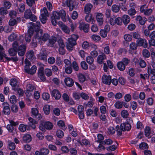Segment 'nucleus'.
Listing matches in <instances>:
<instances>
[{
    "mask_svg": "<svg viewBox=\"0 0 155 155\" xmlns=\"http://www.w3.org/2000/svg\"><path fill=\"white\" fill-rule=\"evenodd\" d=\"M116 128L117 135L121 136L123 131H129L131 128V126L128 122L123 123L121 124L120 126H117Z\"/></svg>",
    "mask_w": 155,
    "mask_h": 155,
    "instance_id": "1",
    "label": "nucleus"
},
{
    "mask_svg": "<svg viewBox=\"0 0 155 155\" xmlns=\"http://www.w3.org/2000/svg\"><path fill=\"white\" fill-rule=\"evenodd\" d=\"M25 64L24 68L25 72L31 75L34 74L37 70L36 67L35 65H33L30 68V66L31 65V63L29 61L26 59L25 60Z\"/></svg>",
    "mask_w": 155,
    "mask_h": 155,
    "instance_id": "2",
    "label": "nucleus"
},
{
    "mask_svg": "<svg viewBox=\"0 0 155 155\" xmlns=\"http://www.w3.org/2000/svg\"><path fill=\"white\" fill-rule=\"evenodd\" d=\"M41 14L40 16V19L43 24L46 23L47 17L49 16V14L47 8L44 7L43 9L41 10Z\"/></svg>",
    "mask_w": 155,
    "mask_h": 155,
    "instance_id": "3",
    "label": "nucleus"
},
{
    "mask_svg": "<svg viewBox=\"0 0 155 155\" xmlns=\"http://www.w3.org/2000/svg\"><path fill=\"white\" fill-rule=\"evenodd\" d=\"M24 17L26 19H30L33 21H35L37 19L36 16L32 14L30 9L25 10L24 13Z\"/></svg>",
    "mask_w": 155,
    "mask_h": 155,
    "instance_id": "4",
    "label": "nucleus"
},
{
    "mask_svg": "<svg viewBox=\"0 0 155 155\" xmlns=\"http://www.w3.org/2000/svg\"><path fill=\"white\" fill-rule=\"evenodd\" d=\"M36 36L39 38L40 40H41L44 41H46L49 39L50 35L47 33L43 34V31L40 30L36 33Z\"/></svg>",
    "mask_w": 155,
    "mask_h": 155,
    "instance_id": "5",
    "label": "nucleus"
},
{
    "mask_svg": "<svg viewBox=\"0 0 155 155\" xmlns=\"http://www.w3.org/2000/svg\"><path fill=\"white\" fill-rule=\"evenodd\" d=\"M38 77L43 81H44L46 79L44 74V68L42 66H40L38 70Z\"/></svg>",
    "mask_w": 155,
    "mask_h": 155,
    "instance_id": "6",
    "label": "nucleus"
},
{
    "mask_svg": "<svg viewBox=\"0 0 155 155\" xmlns=\"http://www.w3.org/2000/svg\"><path fill=\"white\" fill-rule=\"evenodd\" d=\"M9 124L7 126V128L10 132H12L14 129V126L18 125L17 122H15L12 120L9 121Z\"/></svg>",
    "mask_w": 155,
    "mask_h": 155,
    "instance_id": "7",
    "label": "nucleus"
},
{
    "mask_svg": "<svg viewBox=\"0 0 155 155\" xmlns=\"http://www.w3.org/2000/svg\"><path fill=\"white\" fill-rule=\"evenodd\" d=\"M111 79L110 76L104 75L102 78V81L104 84L110 85L111 83Z\"/></svg>",
    "mask_w": 155,
    "mask_h": 155,
    "instance_id": "8",
    "label": "nucleus"
},
{
    "mask_svg": "<svg viewBox=\"0 0 155 155\" xmlns=\"http://www.w3.org/2000/svg\"><path fill=\"white\" fill-rule=\"evenodd\" d=\"M3 49L0 50V59L1 60H2L3 57H5L8 60L10 61L12 60L14 62H16L18 61V59L16 57H11V58H9L7 57H5V54L2 51Z\"/></svg>",
    "mask_w": 155,
    "mask_h": 155,
    "instance_id": "9",
    "label": "nucleus"
},
{
    "mask_svg": "<svg viewBox=\"0 0 155 155\" xmlns=\"http://www.w3.org/2000/svg\"><path fill=\"white\" fill-rule=\"evenodd\" d=\"M26 47L25 45H21L18 47V49L17 50L19 55L23 56L25 54L26 51Z\"/></svg>",
    "mask_w": 155,
    "mask_h": 155,
    "instance_id": "10",
    "label": "nucleus"
},
{
    "mask_svg": "<svg viewBox=\"0 0 155 155\" xmlns=\"http://www.w3.org/2000/svg\"><path fill=\"white\" fill-rule=\"evenodd\" d=\"M51 95L52 96L54 97L56 100L59 99L61 96L60 92L56 89H54L52 91Z\"/></svg>",
    "mask_w": 155,
    "mask_h": 155,
    "instance_id": "11",
    "label": "nucleus"
},
{
    "mask_svg": "<svg viewBox=\"0 0 155 155\" xmlns=\"http://www.w3.org/2000/svg\"><path fill=\"white\" fill-rule=\"evenodd\" d=\"M47 53L45 51H42L41 52L38 56V58L41 60L46 61Z\"/></svg>",
    "mask_w": 155,
    "mask_h": 155,
    "instance_id": "12",
    "label": "nucleus"
},
{
    "mask_svg": "<svg viewBox=\"0 0 155 155\" xmlns=\"http://www.w3.org/2000/svg\"><path fill=\"white\" fill-rule=\"evenodd\" d=\"M29 122H28V125L31 127L33 129H35L36 128L35 124L37 123V122L31 117L28 118Z\"/></svg>",
    "mask_w": 155,
    "mask_h": 155,
    "instance_id": "13",
    "label": "nucleus"
},
{
    "mask_svg": "<svg viewBox=\"0 0 155 155\" xmlns=\"http://www.w3.org/2000/svg\"><path fill=\"white\" fill-rule=\"evenodd\" d=\"M79 28L81 30H83L84 32H87L89 29V25L84 23L81 24Z\"/></svg>",
    "mask_w": 155,
    "mask_h": 155,
    "instance_id": "14",
    "label": "nucleus"
},
{
    "mask_svg": "<svg viewBox=\"0 0 155 155\" xmlns=\"http://www.w3.org/2000/svg\"><path fill=\"white\" fill-rule=\"evenodd\" d=\"M103 15L102 13H98L96 15V19L100 25H101L103 22Z\"/></svg>",
    "mask_w": 155,
    "mask_h": 155,
    "instance_id": "15",
    "label": "nucleus"
},
{
    "mask_svg": "<svg viewBox=\"0 0 155 155\" xmlns=\"http://www.w3.org/2000/svg\"><path fill=\"white\" fill-rule=\"evenodd\" d=\"M64 81L66 85L68 87H72L74 84L73 80L70 78H66Z\"/></svg>",
    "mask_w": 155,
    "mask_h": 155,
    "instance_id": "16",
    "label": "nucleus"
},
{
    "mask_svg": "<svg viewBox=\"0 0 155 155\" xmlns=\"http://www.w3.org/2000/svg\"><path fill=\"white\" fill-rule=\"evenodd\" d=\"M93 8V5L90 3L85 5L84 8V12L86 14L90 13L91 9Z\"/></svg>",
    "mask_w": 155,
    "mask_h": 155,
    "instance_id": "17",
    "label": "nucleus"
},
{
    "mask_svg": "<svg viewBox=\"0 0 155 155\" xmlns=\"http://www.w3.org/2000/svg\"><path fill=\"white\" fill-rule=\"evenodd\" d=\"M30 23L32 25V26L33 27H34V28H35V31L37 33L39 31V30H40L39 28L40 27V23L39 21H37L35 24L33 22H31Z\"/></svg>",
    "mask_w": 155,
    "mask_h": 155,
    "instance_id": "18",
    "label": "nucleus"
},
{
    "mask_svg": "<svg viewBox=\"0 0 155 155\" xmlns=\"http://www.w3.org/2000/svg\"><path fill=\"white\" fill-rule=\"evenodd\" d=\"M26 57L29 59H32L34 58V52L33 50H29L26 53Z\"/></svg>",
    "mask_w": 155,
    "mask_h": 155,
    "instance_id": "19",
    "label": "nucleus"
},
{
    "mask_svg": "<svg viewBox=\"0 0 155 155\" xmlns=\"http://www.w3.org/2000/svg\"><path fill=\"white\" fill-rule=\"evenodd\" d=\"M38 40V41H39L40 39L39 38L37 37L36 36V34L34 37L32 39V41L31 42V45L33 47H36L37 45V41Z\"/></svg>",
    "mask_w": 155,
    "mask_h": 155,
    "instance_id": "20",
    "label": "nucleus"
},
{
    "mask_svg": "<svg viewBox=\"0 0 155 155\" xmlns=\"http://www.w3.org/2000/svg\"><path fill=\"white\" fill-rule=\"evenodd\" d=\"M105 58L106 55L104 54L103 53L101 55L98 56L97 58V61L99 64H101L103 63L104 60Z\"/></svg>",
    "mask_w": 155,
    "mask_h": 155,
    "instance_id": "21",
    "label": "nucleus"
},
{
    "mask_svg": "<svg viewBox=\"0 0 155 155\" xmlns=\"http://www.w3.org/2000/svg\"><path fill=\"white\" fill-rule=\"evenodd\" d=\"M57 41V38L55 36H52L50 39H49L48 45L53 47V45Z\"/></svg>",
    "mask_w": 155,
    "mask_h": 155,
    "instance_id": "22",
    "label": "nucleus"
},
{
    "mask_svg": "<svg viewBox=\"0 0 155 155\" xmlns=\"http://www.w3.org/2000/svg\"><path fill=\"white\" fill-rule=\"evenodd\" d=\"M122 20L124 24L127 25L130 22V19L128 15H124L123 17Z\"/></svg>",
    "mask_w": 155,
    "mask_h": 155,
    "instance_id": "23",
    "label": "nucleus"
},
{
    "mask_svg": "<svg viewBox=\"0 0 155 155\" xmlns=\"http://www.w3.org/2000/svg\"><path fill=\"white\" fill-rule=\"evenodd\" d=\"M117 66L118 69L120 71H123L125 69L126 65L121 61L117 63Z\"/></svg>",
    "mask_w": 155,
    "mask_h": 155,
    "instance_id": "24",
    "label": "nucleus"
},
{
    "mask_svg": "<svg viewBox=\"0 0 155 155\" xmlns=\"http://www.w3.org/2000/svg\"><path fill=\"white\" fill-rule=\"evenodd\" d=\"M59 17L60 18H61L62 20L64 21H65L66 19L65 18V16L66 15V13L65 11L62 10L60 11L59 12Z\"/></svg>",
    "mask_w": 155,
    "mask_h": 155,
    "instance_id": "25",
    "label": "nucleus"
},
{
    "mask_svg": "<svg viewBox=\"0 0 155 155\" xmlns=\"http://www.w3.org/2000/svg\"><path fill=\"white\" fill-rule=\"evenodd\" d=\"M57 124L58 127L63 130H65L66 129L64 122L62 120H60L57 122Z\"/></svg>",
    "mask_w": 155,
    "mask_h": 155,
    "instance_id": "26",
    "label": "nucleus"
},
{
    "mask_svg": "<svg viewBox=\"0 0 155 155\" xmlns=\"http://www.w3.org/2000/svg\"><path fill=\"white\" fill-rule=\"evenodd\" d=\"M34 86L31 84H28L26 86V92L25 94L26 95H28L27 93L29 94L28 92L32 91L34 90Z\"/></svg>",
    "mask_w": 155,
    "mask_h": 155,
    "instance_id": "27",
    "label": "nucleus"
},
{
    "mask_svg": "<svg viewBox=\"0 0 155 155\" xmlns=\"http://www.w3.org/2000/svg\"><path fill=\"white\" fill-rule=\"evenodd\" d=\"M31 140V137L29 134L25 135L23 137V140L24 143L29 142Z\"/></svg>",
    "mask_w": 155,
    "mask_h": 155,
    "instance_id": "28",
    "label": "nucleus"
},
{
    "mask_svg": "<svg viewBox=\"0 0 155 155\" xmlns=\"http://www.w3.org/2000/svg\"><path fill=\"white\" fill-rule=\"evenodd\" d=\"M50 105H47L44 107L43 110L45 114L48 115L49 114L50 111Z\"/></svg>",
    "mask_w": 155,
    "mask_h": 155,
    "instance_id": "29",
    "label": "nucleus"
},
{
    "mask_svg": "<svg viewBox=\"0 0 155 155\" xmlns=\"http://www.w3.org/2000/svg\"><path fill=\"white\" fill-rule=\"evenodd\" d=\"M44 126L45 127L46 129L47 130H51L53 128V125L52 124L49 122H46L44 123Z\"/></svg>",
    "mask_w": 155,
    "mask_h": 155,
    "instance_id": "30",
    "label": "nucleus"
},
{
    "mask_svg": "<svg viewBox=\"0 0 155 155\" xmlns=\"http://www.w3.org/2000/svg\"><path fill=\"white\" fill-rule=\"evenodd\" d=\"M27 127H29L28 125L21 124L20 125L19 127V129L21 132H24L26 130Z\"/></svg>",
    "mask_w": 155,
    "mask_h": 155,
    "instance_id": "31",
    "label": "nucleus"
},
{
    "mask_svg": "<svg viewBox=\"0 0 155 155\" xmlns=\"http://www.w3.org/2000/svg\"><path fill=\"white\" fill-rule=\"evenodd\" d=\"M76 44V41H74L72 42V44L70 43H67V48L68 50L71 51L73 50V47Z\"/></svg>",
    "mask_w": 155,
    "mask_h": 155,
    "instance_id": "32",
    "label": "nucleus"
},
{
    "mask_svg": "<svg viewBox=\"0 0 155 155\" xmlns=\"http://www.w3.org/2000/svg\"><path fill=\"white\" fill-rule=\"evenodd\" d=\"M61 29L65 33L69 34L70 30L68 27L64 24H62L61 26Z\"/></svg>",
    "mask_w": 155,
    "mask_h": 155,
    "instance_id": "33",
    "label": "nucleus"
},
{
    "mask_svg": "<svg viewBox=\"0 0 155 155\" xmlns=\"http://www.w3.org/2000/svg\"><path fill=\"white\" fill-rule=\"evenodd\" d=\"M137 21H138L139 23L142 25H144L146 21L145 19H143V18L140 16H137L136 18Z\"/></svg>",
    "mask_w": 155,
    "mask_h": 155,
    "instance_id": "34",
    "label": "nucleus"
},
{
    "mask_svg": "<svg viewBox=\"0 0 155 155\" xmlns=\"http://www.w3.org/2000/svg\"><path fill=\"white\" fill-rule=\"evenodd\" d=\"M85 17V20L87 22H90L93 20L92 15L90 13H87Z\"/></svg>",
    "mask_w": 155,
    "mask_h": 155,
    "instance_id": "35",
    "label": "nucleus"
},
{
    "mask_svg": "<svg viewBox=\"0 0 155 155\" xmlns=\"http://www.w3.org/2000/svg\"><path fill=\"white\" fill-rule=\"evenodd\" d=\"M151 129L150 127H146L144 129L145 135L146 137L149 136L151 133Z\"/></svg>",
    "mask_w": 155,
    "mask_h": 155,
    "instance_id": "36",
    "label": "nucleus"
},
{
    "mask_svg": "<svg viewBox=\"0 0 155 155\" xmlns=\"http://www.w3.org/2000/svg\"><path fill=\"white\" fill-rule=\"evenodd\" d=\"M10 85L14 88H16V87L17 86V81L15 79H12L10 81Z\"/></svg>",
    "mask_w": 155,
    "mask_h": 155,
    "instance_id": "37",
    "label": "nucleus"
},
{
    "mask_svg": "<svg viewBox=\"0 0 155 155\" xmlns=\"http://www.w3.org/2000/svg\"><path fill=\"white\" fill-rule=\"evenodd\" d=\"M148 72L150 76L152 74L153 75L152 76H155V69L154 68L151 69L150 67H148Z\"/></svg>",
    "mask_w": 155,
    "mask_h": 155,
    "instance_id": "38",
    "label": "nucleus"
},
{
    "mask_svg": "<svg viewBox=\"0 0 155 155\" xmlns=\"http://www.w3.org/2000/svg\"><path fill=\"white\" fill-rule=\"evenodd\" d=\"M56 134L57 137L60 138H62L64 136L63 132L60 130H58L56 132Z\"/></svg>",
    "mask_w": 155,
    "mask_h": 155,
    "instance_id": "39",
    "label": "nucleus"
},
{
    "mask_svg": "<svg viewBox=\"0 0 155 155\" xmlns=\"http://www.w3.org/2000/svg\"><path fill=\"white\" fill-rule=\"evenodd\" d=\"M125 40L127 41H130L132 38V35L129 34H125L124 36Z\"/></svg>",
    "mask_w": 155,
    "mask_h": 155,
    "instance_id": "40",
    "label": "nucleus"
},
{
    "mask_svg": "<svg viewBox=\"0 0 155 155\" xmlns=\"http://www.w3.org/2000/svg\"><path fill=\"white\" fill-rule=\"evenodd\" d=\"M8 52L10 56H15L17 54V50L12 48H11L9 49Z\"/></svg>",
    "mask_w": 155,
    "mask_h": 155,
    "instance_id": "41",
    "label": "nucleus"
},
{
    "mask_svg": "<svg viewBox=\"0 0 155 155\" xmlns=\"http://www.w3.org/2000/svg\"><path fill=\"white\" fill-rule=\"evenodd\" d=\"M113 142V141L110 139H109L105 140L104 141L102 142V144L105 145L106 144L108 145H111Z\"/></svg>",
    "mask_w": 155,
    "mask_h": 155,
    "instance_id": "42",
    "label": "nucleus"
},
{
    "mask_svg": "<svg viewBox=\"0 0 155 155\" xmlns=\"http://www.w3.org/2000/svg\"><path fill=\"white\" fill-rule=\"evenodd\" d=\"M9 149L11 150H14L16 147L15 145L14 142H10L8 144Z\"/></svg>",
    "mask_w": 155,
    "mask_h": 155,
    "instance_id": "43",
    "label": "nucleus"
},
{
    "mask_svg": "<svg viewBox=\"0 0 155 155\" xmlns=\"http://www.w3.org/2000/svg\"><path fill=\"white\" fill-rule=\"evenodd\" d=\"M139 147L140 149L143 150L144 149H148V146L147 143L142 142L140 144Z\"/></svg>",
    "mask_w": 155,
    "mask_h": 155,
    "instance_id": "44",
    "label": "nucleus"
},
{
    "mask_svg": "<svg viewBox=\"0 0 155 155\" xmlns=\"http://www.w3.org/2000/svg\"><path fill=\"white\" fill-rule=\"evenodd\" d=\"M121 115L124 118H126L128 117L129 113L127 110H124L121 112Z\"/></svg>",
    "mask_w": 155,
    "mask_h": 155,
    "instance_id": "45",
    "label": "nucleus"
},
{
    "mask_svg": "<svg viewBox=\"0 0 155 155\" xmlns=\"http://www.w3.org/2000/svg\"><path fill=\"white\" fill-rule=\"evenodd\" d=\"M120 9L119 7L116 5H112V11L115 12H118Z\"/></svg>",
    "mask_w": 155,
    "mask_h": 155,
    "instance_id": "46",
    "label": "nucleus"
},
{
    "mask_svg": "<svg viewBox=\"0 0 155 155\" xmlns=\"http://www.w3.org/2000/svg\"><path fill=\"white\" fill-rule=\"evenodd\" d=\"M144 41L145 39H143L141 38H140L137 41V44L139 46H142L144 44Z\"/></svg>",
    "mask_w": 155,
    "mask_h": 155,
    "instance_id": "47",
    "label": "nucleus"
},
{
    "mask_svg": "<svg viewBox=\"0 0 155 155\" xmlns=\"http://www.w3.org/2000/svg\"><path fill=\"white\" fill-rule=\"evenodd\" d=\"M118 145V143L117 142V145H114L108 147L106 148V149L107 150H111L114 151L117 148V146Z\"/></svg>",
    "mask_w": 155,
    "mask_h": 155,
    "instance_id": "48",
    "label": "nucleus"
},
{
    "mask_svg": "<svg viewBox=\"0 0 155 155\" xmlns=\"http://www.w3.org/2000/svg\"><path fill=\"white\" fill-rule=\"evenodd\" d=\"M142 54L143 56L145 58H148L150 56V53L149 51L146 49L143 50Z\"/></svg>",
    "mask_w": 155,
    "mask_h": 155,
    "instance_id": "49",
    "label": "nucleus"
},
{
    "mask_svg": "<svg viewBox=\"0 0 155 155\" xmlns=\"http://www.w3.org/2000/svg\"><path fill=\"white\" fill-rule=\"evenodd\" d=\"M40 151L42 154V155H47L49 152V150L46 148H43L40 149Z\"/></svg>",
    "mask_w": 155,
    "mask_h": 155,
    "instance_id": "50",
    "label": "nucleus"
},
{
    "mask_svg": "<svg viewBox=\"0 0 155 155\" xmlns=\"http://www.w3.org/2000/svg\"><path fill=\"white\" fill-rule=\"evenodd\" d=\"M97 137L98 140H97V142L98 143L102 144V142L103 141H102V140L104 139V137L102 135L99 134L98 135Z\"/></svg>",
    "mask_w": 155,
    "mask_h": 155,
    "instance_id": "51",
    "label": "nucleus"
},
{
    "mask_svg": "<svg viewBox=\"0 0 155 155\" xmlns=\"http://www.w3.org/2000/svg\"><path fill=\"white\" fill-rule=\"evenodd\" d=\"M114 106L115 107L117 108H121L123 106L122 102L119 101H117L115 103Z\"/></svg>",
    "mask_w": 155,
    "mask_h": 155,
    "instance_id": "52",
    "label": "nucleus"
},
{
    "mask_svg": "<svg viewBox=\"0 0 155 155\" xmlns=\"http://www.w3.org/2000/svg\"><path fill=\"white\" fill-rule=\"evenodd\" d=\"M86 61L88 63L91 64L94 62V59L92 57L88 56L87 57Z\"/></svg>",
    "mask_w": 155,
    "mask_h": 155,
    "instance_id": "53",
    "label": "nucleus"
},
{
    "mask_svg": "<svg viewBox=\"0 0 155 155\" xmlns=\"http://www.w3.org/2000/svg\"><path fill=\"white\" fill-rule=\"evenodd\" d=\"M81 65L82 68L86 70L88 69V65L85 61H82L81 63Z\"/></svg>",
    "mask_w": 155,
    "mask_h": 155,
    "instance_id": "54",
    "label": "nucleus"
},
{
    "mask_svg": "<svg viewBox=\"0 0 155 155\" xmlns=\"http://www.w3.org/2000/svg\"><path fill=\"white\" fill-rule=\"evenodd\" d=\"M13 18H12L9 21V24L10 26H13L17 23L16 20Z\"/></svg>",
    "mask_w": 155,
    "mask_h": 155,
    "instance_id": "55",
    "label": "nucleus"
},
{
    "mask_svg": "<svg viewBox=\"0 0 155 155\" xmlns=\"http://www.w3.org/2000/svg\"><path fill=\"white\" fill-rule=\"evenodd\" d=\"M91 38L93 40L96 41H99L101 38L100 37L96 35H94L91 36Z\"/></svg>",
    "mask_w": 155,
    "mask_h": 155,
    "instance_id": "56",
    "label": "nucleus"
},
{
    "mask_svg": "<svg viewBox=\"0 0 155 155\" xmlns=\"http://www.w3.org/2000/svg\"><path fill=\"white\" fill-rule=\"evenodd\" d=\"M78 78L80 81L83 83L85 81L86 78L83 74H80L78 76Z\"/></svg>",
    "mask_w": 155,
    "mask_h": 155,
    "instance_id": "57",
    "label": "nucleus"
},
{
    "mask_svg": "<svg viewBox=\"0 0 155 155\" xmlns=\"http://www.w3.org/2000/svg\"><path fill=\"white\" fill-rule=\"evenodd\" d=\"M137 44L134 42H132L131 43L130 45V49L132 50H135L137 49Z\"/></svg>",
    "mask_w": 155,
    "mask_h": 155,
    "instance_id": "58",
    "label": "nucleus"
},
{
    "mask_svg": "<svg viewBox=\"0 0 155 155\" xmlns=\"http://www.w3.org/2000/svg\"><path fill=\"white\" fill-rule=\"evenodd\" d=\"M17 37L16 34L12 33L8 37V40L10 41H12L15 40Z\"/></svg>",
    "mask_w": 155,
    "mask_h": 155,
    "instance_id": "59",
    "label": "nucleus"
},
{
    "mask_svg": "<svg viewBox=\"0 0 155 155\" xmlns=\"http://www.w3.org/2000/svg\"><path fill=\"white\" fill-rule=\"evenodd\" d=\"M13 89L15 91H17L18 94L20 96H22L23 95L24 92L20 88H13Z\"/></svg>",
    "mask_w": 155,
    "mask_h": 155,
    "instance_id": "60",
    "label": "nucleus"
},
{
    "mask_svg": "<svg viewBox=\"0 0 155 155\" xmlns=\"http://www.w3.org/2000/svg\"><path fill=\"white\" fill-rule=\"evenodd\" d=\"M45 74L48 77H49L52 74V72L51 70L47 68L45 69Z\"/></svg>",
    "mask_w": 155,
    "mask_h": 155,
    "instance_id": "61",
    "label": "nucleus"
},
{
    "mask_svg": "<svg viewBox=\"0 0 155 155\" xmlns=\"http://www.w3.org/2000/svg\"><path fill=\"white\" fill-rule=\"evenodd\" d=\"M72 66L75 71H78V70L79 67L78 64L76 61H74L72 62Z\"/></svg>",
    "mask_w": 155,
    "mask_h": 155,
    "instance_id": "62",
    "label": "nucleus"
},
{
    "mask_svg": "<svg viewBox=\"0 0 155 155\" xmlns=\"http://www.w3.org/2000/svg\"><path fill=\"white\" fill-rule=\"evenodd\" d=\"M107 32L103 29H101L100 31V35L103 38L107 37Z\"/></svg>",
    "mask_w": 155,
    "mask_h": 155,
    "instance_id": "63",
    "label": "nucleus"
},
{
    "mask_svg": "<svg viewBox=\"0 0 155 155\" xmlns=\"http://www.w3.org/2000/svg\"><path fill=\"white\" fill-rule=\"evenodd\" d=\"M130 61V59L127 58H123L121 62L124 64V65L126 66L128 64Z\"/></svg>",
    "mask_w": 155,
    "mask_h": 155,
    "instance_id": "64",
    "label": "nucleus"
}]
</instances>
